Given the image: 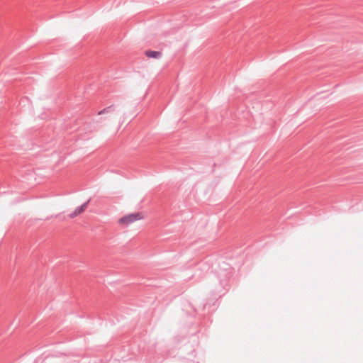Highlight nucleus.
<instances>
[{
	"mask_svg": "<svg viewBox=\"0 0 363 363\" xmlns=\"http://www.w3.org/2000/svg\"><path fill=\"white\" fill-rule=\"evenodd\" d=\"M144 219V215L143 213H133L130 214L125 215L121 218L118 223L120 225L128 226L131 223H133L138 220Z\"/></svg>",
	"mask_w": 363,
	"mask_h": 363,
	"instance_id": "1",
	"label": "nucleus"
},
{
	"mask_svg": "<svg viewBox=\"0 0 363 363\" xmlns=\"http://www.w3.org/2000/svg\"><path fill=\"white\" fill-rule=\"evenodd\" d=\"M145 55L148 58L159 59L162 56V50H159V51L147 50V51H145Z\"/></svg>",
	"mask_w": 363,
	"mask_h": 363,
	"instance_id": "2",
	"label": "nucleus"
},
{
	"mask_svg": "<svg viewBox=\"0 0 363 363\" xmlns=\"http://www.w3.org/2000/svg\"><path fill=\"white\" fill-rule=\"evenodd\" d=\"M115 111H116V108L113 106H108V107L104 108L103 110L100 111L98 113V115L100 116L102 114H112L115 112Z\"/></svg>",
	"mask_w": 363,
	"mask_h": 363,
	"instance_id": "3",
	"label": "nucleus"
},
{
	"mask_svg": "<svg viewBox=\"0 0 363 363\" xmlns=\"http://www.w3.org/2000/svg\"><path fill=\"white\" fill-rule=\"evenodd\" d=\"M86 208V203L82 205L81 206L77 207L74 212L71 215V217H74L82 213Z\"/></svg>",
	"mask_w": 363,
	"mask_h": 363,
	"instance_id": "4",
	"label": "nucleus"
}]
</instances>
